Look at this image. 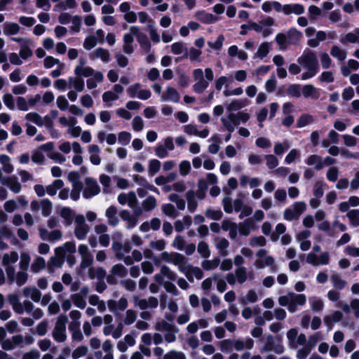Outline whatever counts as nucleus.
<instances>
[{
  "instance_id": "obj_8",
  "label": "nucleus",
  "mask_w": 359,
  "mask_h": 359,
  "mask_svg": "<svg viewBox=\"0 0 359 359\" xmlns=\"http://www.w3.org/2000/svg\"><path fill=\"white\" fill-rule=\"evenodd\" d=\"M6 275L11 283L15 282L18 286L25 285L29 277L27 270L19 269L18 271L15 273V267H8L6 269Z\"/></svg>"
},
{
  "instance_id": "obj_47",
  "label": "nucleus",
  "mask_w": 359,
  "mask_h": 359,
  "mask_svg": "<svg viewBox=\"0 0 359 359\" xmlns=\"http://www.w3.org/2000/svg\"><path fill=\"white\" fill-rule=\"evenodd\" d=\"M258 300V295L255 290H250L246 294L240 298L239 302L242 304H247L249 303H255Z\"/></svg>"
},
{
  "instance_id": "obj_55",
  "label": "nucleus",
  "mask_w": 359,
  "mask_h": 359,
  "mask_svg": "<svg viewBox=\"0 0 359 359\" xmlns=\"http://www.w3.org/2000/svg\"><path fill=\"white\" fill-rule=\"evenodd\" d=\"M330 280L333 287L338 290H342L346 285V281L342 279L341 276L337 273H333L330 278Z\"/></svg>"
},
{
  "instance_id": "obj_6",
  "label": "nucleus",
  "mask_w": 359,
  "mask_h": 359,
  "mask_svg": "<svg viewBox=\"0 0 359 359\" xmlns=\"http://www.w3.org/2000/svg\"><path fill=\"white\" fill-rule=\"evenodd\" d=\"M74 233L75 237L79 241H83L86 238L90 226L86 224V218L83 215H76L75 216V222Z\"/></svg>"
},
{
  "instance_id": "obj_27",
  "label": "nucleus",
  "mask_w": 359,
  "mask_h": 359,
  "mask_svg": "<svg viewBox=\"0 0 359 359\" xmlns=\"http://www.w3.org/2000/svg\"><path fill=\"white\" fill-rule=\"evenodd\" d=\"M177 267L180 272H182L188 264L186 257L180 253L172 252L171 263Z\"/></svg>"
},
{
  "instance_id": "obj_1",
  "label": "nucleus",
  "mask_w": 359,
  "mask_h": 359,
  "mask_svg": "<svg viewBox=\"0 0 359 359\" xmlns=\"http://www.w3.org/2000/svg\"><path fill=\"white\" fill-rule=\"evenodd\" d=\"M297 62L307 71L302 74V80L305 81L313 77L319 71L318 60L315 52L305 49L298 57Z\"/></svg>"
},
{
  "instance_id": "obj_36",
  "label": "nucleus",
  "mask_w": 359,
  "mask_h": 359,
  "mask_svg": "<svg viewBox=\"0 0 359 359\" xmlns=\"http://www.w3.org/2000/svg\"><path fill=\"white\" fill-rule=\"evenodd\" d=\"M285 15H301L305 12L304 7L299 4H285Z\"/></svg>"
},
{
  "instance_id": "obj_29",
  "label": "nucleus",
  "mask_w": 359,
  "mask_h": 359,
  "mask_svg": "<svg viewBox=\"0 0 359 359\" xmlns=\"http://www.w3.org/2000/svg\"><path fill=\"white\" fill-rule=\"evenodd\" d=\"M59 214L61 217L65 219V224L68 226L72 224L73 222H75V216L77 215L74 212V210L68 207L62 208Z\"/></svg>"
},
{
  "instance_id": "obj_41",
  "label": "nucleus",
  "mask_w": 359,
  "mask_h": 359,
  "mask_svg": "<svg viewBox=\"0 0 359 359\" xmlns=\"http://www.w3.org/2000/svg\"><path fill=\"white\" fill-rule=\"evenodd\" d=\"M104 76L102 72H96L91 78L87 79L86 86L88 89H93L97 86V84L102 82Z\"/></svg>"
},
{
  "instance_id": "obj_19",
  "label": "nucleus",
  "mask_w": 359,
  "mask_h": 359,
  "mask_svg": "<svg viewBox=\"0 0 359 359\" xmlns=\"http://www.w3.org/2000/svg\"><path fill=\"white\" fill-rule=\"evenodd\" d=\"M233 346L238 351L250 350L254 346V341L250 337L235 339L233 341Z\"/></svg>"
},
{
  "instance_id": "obj_10",
  "label": "nucleus",
  "mask_w": 359,
  "mask_h": 359,
  "mask_svg": "<svg viewBox=\"0 0 359 359\" xmlns=\"http://www.w3.org/2000/svg\"><path fill=\"white\" fill-rule=\"evenodd\" d=\"M100 192V187L97 181L91 177H86L84 180V189L83 191V197L88 199Z\"/></svg>"
},
{
  "instance_id": "obj_57",
  "label": "nucleus",
  "mask_w": 359,
  "mask_h": 359,
  "mask_svg": "<svg viewBox=\"0 0 359 359\" xmlns=\"http://www.w3.org/2000/svg\"><path fill=\"white\" fill-rule=\"evenodd\" d=\"M160 271L163 277L167 278L170 280H175L177 278V273L171 270V269L167 265H161Z\"/></svg>"
},
{
  "instance_id": "obj_40",
  "label": "nucleus",
  "mask_w": 359,
  "mask_h": 359,
  "mask_svg": "<svg viewBox=\"0 0 359 359\" xmlns=\"http://www.w3.org/2000/svg\"><path fill=\"white\" fill-rule=\"evenodd\" d=\"M63 186L64 182L62 180H55L50 184L46 187V194L50 196H53Z\"/></svg>"
},
{
  "instance_id": "obj_12",
  "label": "nucleus",
  "mask_w": 359,
  "mask_h": 359,
  "mask_svg": "<svg viewBox=\"0 0 359 359\" xmlns=\"http://www.w3.org/2000/svg\"><path fill=\"white\" fill-rule=\"evenodd\" d=\"M25 118L27 121L32 122L38 126H46L47 127H50L52 124V121L48 116L41 117L39 114L36 112H30L27 114Z\"/></svg>"
},
{
  "instance_id": "obj_14",
  "label": "nucleus",
  "mask_w": 359,
  "mask_h": 359,
  "mask_svg": "<svg viewBox=\"0 0 359 359\" xmlns=\"http://www.w3.org/2000/svg\"><path fill=\"white\" fill-rule=\"evenodd\" d=\"M117 201L121 205H128L130 208H134L137 204V199L134 191L121 193L117 197Z\"/></svg>"
},
{
  "instance_id": "obj_52",
  "label": "nucleus",
  "mask_w": 359,
  "mask_h": 359,
  "mask_svg": "<svg viewBox=\"0 0 359 359\" xmlns=\"http://www.w3.org/2000/svg\"><path fill=\"white\" fill-rule=\"evenodd\" d=\"M330 54L339 61H344L346 58V52L338 46H333L330 49Z\"/></svg>"
},
{
  "instance_id": "obj_64",
  "label": "nucleus",
  "mask_w": 359,
  "mask_h": 359,
  "mask_svg": "<svg viewBox=\"0 0 359 359\" xmlns=\"http://www.w3.org/2000/svg\"><path fill=\"white\" fill-rule=\"evenodd\" d=\"M144 122L140 116H135L132 120V128L135 132H140L144 129Z\"/></svg>"
},
{
  "instance_id": "obj_45",
  "label": "nucleus",
  "mask_w": 359,
  "mask_h": 359,
  "mask_svg": "<svg viewBox=\"0 0 359 359\" xmlns=\"http://www.w3.org/2000/svg\"><path fill=\"white\" fill-rule=\"evenodd\" d=\"M286 36L289 44L297 43L302 36V33L295 28L289 29Z\"/></svg>"
},
{
  "instance_id": "obj_60",
  "label": "nucleus",
  "mask_w": 359,
  "mask_h": 359,
  "mask_svg": "<svg viewBox=\"0 0 359 359\" xmlns=\"http://www.w3.org/2000/svg\"><path fill=\"white\" fill-rule=\"evenodd\" d=\"M161 209L163 212L168 217L175 218L178 216V212L175 206L171 203L163 204Z\"/></svg>"
},
{
  "instance_id": "obj_58",
  "label": "nucleus",
  "mask_w": 359,
  "mask_h": 359,
  "mask_svg": "<svg viewBox=\"0 0 359 359\" xmlns=\"http://www.w3.org/2000/svg\"><path fill=\"white\" fill-rule=\"evenodd\" d=\"M314 118L309 114H302L297 121V126L298 128H303L309 124L313 123Z\"/></svg>"
},
{
  "instance_id": "obj_33",
  "label": "nucleus",
  "mask_w": 359,
  "mask_h": 359,
  "mask_svg": "<svg viewBox=\"0 0 359 359\" xmlns=\"http://www.w3.org/2000/svg\"><path fill=\"white\" fill-rule=\"evenodd\" d=\"M185 198L188 203L189 212H194L198 207L195 191L194 190L188 191L185 194Z\"/></svg>"
},
{
  "instance_id": "obj_43",
  "label": "nucleus",
  "mask_w": 359,
  "mask_h": 359,
  "mask_svg": "<svg viewBox=\"0 0 359 359\" xmlns=\"http://www.w3.org/2000/svg\"><path fill=\"white\" fill-rule=\"evenodd\" d=\"M249 101L247 99L233 100L227 106L228 111H237L248 104Z\"/></svg>"
},
{
  "instance_id": "obj_35",
  "label": "nucleus",
  "mask_w": 359,
  "mask_h": 359,
  "mask_svg": "<svg viewBox=\"0 0 359 359\" xmlns=\"http://www.w3.org/2000/svg\"><path fill=\"white\" fill-rule=\"evenodd\" d=\"M309 305L311 311L314 313L321 312L325 306L324 302L318 297H311L309 299Z\"/></svg>"
},
{
  "instance_id": "obj_9",
  "label": "nucleus",
  "mask_w": 359,
  "mask_h": 359,
  "mask_svg": "<svg viewBox=\"0 0 359 359\" xmlns=\"http://www.w3.org/2000/svg\"><path fill=\"white\" fill-rule=\"evenodd\" d=\"M306 262L313 266L327 265L330 262V256L328 252H321L319 255L309 252L306 256Z\"/></svg>"
},
{
  "instance_id": "obj_59",
  "label": "nucleus",
  "mask_w": 359,
  "mask_h": 359,
  "mask_svg": "<svg viewBox=\"0 0 359 359\" xmlns=\"http://www.w3.org/2000/svg\"><path fill=\"white\" fill-rule=\"evenodd\" d=\"M161 162L157 159H152L149 163L148 174L149 176H154L160 170Z\"/></svg>"
},
{
  "instance_id": "obj_21",
  "label": "nucleus",
  "mask_w": 359,
  "mask_h": 359,
  "mask_svg": "<svg viewBox=\"0 0 359 359\" xmlns=\"http://www.w3.org/2000/svg\"><path fill=\"white\" fill-rule=\"evenodd\" d=\"M92 60L100 59L103 62L107 63L111 60V55L109 50L103 48H97L90 54Z\"/></svg>"
},
{
  "instance_id": "obj_51",
  "label": "nucleus",
  "mask_w": 359,
  "mask_h": 359,
  "mask_svg": "<svg viewBox=\"0 0 359 359\" xmlns=\"http://www.w3.org/2000/svg\"><path fill=\"white\" fill-rule=\"evenodd\" d=\"M156 199L152 196H147L142 203V209L144 211H151L156 208Z\"/></svg>"
},
{
  "instance_id": "obj_23",
  "label": "nucleus",
  "mask_w": 359,
  "mask_h": 359,
  "mask_svg": "<svg viewBox=\"0 0 359 359\" xmlns=\"http://www.w3.org/2000/svg\"><path fill=\"white\" fill-rule=\"evenodd\" d=\"M254 229L255 227L252 219H247L238 224V233L243 236H249Z\"/></svg>"
},
{
  "instance_id": "obj_18",
  "label": "nucleus",
  "mask_w": 359,
  "mask_h": 359,
  "mask_svg": "<svg viewBox=\"0 0 359 359\" xmlns=\"http://www.w3.org/2000/svg\"><path fill=\"white\" fill-rule=\"evenodd\" d=\"M256 257L258 258H262V261H264L265 266H271L272 271L277 270V266L274 264L275 259L272 256L268 255L266 250L264 248L259 249L256 252Z\"/></svg>"
},
{
  "instance_id": "obj_37",
  "label": "nucleus",
  "mask_w": 359,
  "mask_h": 359,
  "mask_svg": "<svg viewBox=\"0 0 359 359\" xmlns=\"http://www.w3.org/2000/svg\"><path fill=\"white\" fill-rule=\"evenodd\" d=\"M306 163L308 165H313L314 168L317 170H320L323 168V158L321 156L316 155V154H312L310 155L306 160Z\"/></svg>"
},
{
  "instance_id": "obj_26",
  "label": "nucleus",
  "mask_w": 359,
  "mask_h": 359,
  "mask_svg": "<svg viewBox=\"0 0 359 359\" xmlns=\"http://www.w3.org/2000/svg\"><path fill=\"white\" fill-rule=\"evenodd\" d=\"M22 292L25 297L30 298L34 302H39L41 298V292L35 287H25Z\"/></svg>"
},
{
  "instance_id": "obj_28",
  "label": "nucleus",
  "mask_w": 359,
  "mask_h": 359,
  "mask_svg": "<svg viewBox=\"0 0 359 359\" xmlns=\"http://www.w3.org/2000/svg\"><path fill=\"white\" fill-rule=\"evenodd\" d=\"M343 314L339 311H336L331 315L325 316L323 318L325 324L328 327L329 330H332L334 323H338L341 320Z\"/></svg>"
},
{
  "instance_id": "obj_13",
  "label": "nucleus",
  "mask_w": 359,
  "mask_h": 359,
  "mask_svg": "<svg viewBox=\"0 0 359 359\" xmlns=\"http://www.w3.org/2000/svg\"><path fill=\"white\" fill-rule=\"evenodd\" d=\"M181 273H183L190 282H194V278L200 280L203 276V273L200 268L193 266L189 264L185 266V269H184Z\"/></svg>"
},
{
  "instance_id": "obj_48",
  "label": "nucleus",
  "mask_w": 359,
  "mask_h": 359,
  "mask_svg": "<svg viewBox=\"0 0 359 359\" xmlns=\"http://www.w3.org/2000/svg\"><path fill=\"white\" fill-rule=\"evenodd\" d=\"M270 49H271V44L269 42L262 43L259 46L257 52L255 53V54L254 55V57L262 60L264 57H265L268 55Z\"/></svg>"
},
{
  "instance_id": "obj_63",
  "label": "nucleus",
  "mask_w": 359,
  "mask_h": 359,
  "mask_svg": "<svg viewBox=\"0 0 359 359\" xmlns=\"http://www.w3.org/2000/svg\"><path fill=\"white\" fill-rule=\"evenodd\" d=\"M163 359H187V357L182 351L171 350L163 355Z\"/></svg>"
},
{
  "instance_id": "obj_53",
  "label": "nucleus",
  "mask_w": 359,
  "mask_h": 359,
  "mask_svg": "<svg viewBox=\"0 0 359 359\" xmlns=\"http://www.w3.org/2000/svg\"><path fill=\"white\" fill-rule=\"evenodd\" d=\"M41 210L43 216H49L53 210L52 202L48 198L42 199L41 201Z\"/></svg>"
},
{
  "instance_id": "obj_38",
  "label": "nucleus",
  "mask_w": 359,
  "mask_h": 359,
  "mask_svg": "<svg viewBox=\"0 0 359 359\" xmlns=\"http://www.w3.org/2000/svg\"><path fill=\"white\" fill-rule=\"evenodd\" d=\"M68 84L69 88H73L76 92H82L84 89L85 84L84 81L82 78H79L76 76V77H69L68 79Z\"/></svg>"
},
{
  "instance_id": "obj_42",
  "label": "nucleus",
  "mask_w": 359,
  "mask_h": 359,
  "mask_svg": "<svg viewBox=\"0 0 359 359\" xmlns=\"http://www.w3.org/2000/svg\"><path fill=\"white\" fill-rule=\"evenodd\" d=\"M4 34L5 35L17 34L20 31V27L15 22H6L3 25Z\"/></svg>"
},
{
  "instance_id": "obj_31",
  "label": "nucleus",
  "mask_w": 359,
  "mask_h": 359,
  "mask_svg": "<svg viewBox=\"0 0 359 359\" xmlns=\"http://www.w3.org/2000/svg\"><path fill=\"white\" fill-rule=\"evenodd\" d=\"M18 254L15 251L4 254L2 257V264L5 270L6 271L8 267H14L13 264L18 261Z\"/></svg>"
},
{
  "instance_id": "obj_32",
  "label": "nucleus",
  "mask_w": 359,
  "mask_h": 359,
  "mask_svg": "<svg viewBox=\"0 0 359 359\" xmlns=\"http://www.w3.org/2000/svg\"><path fill=\"white\" fill-rule=\"evenodd\" d=\"M192 224V218L189 215L184 216L182 219L177 220L174 224L175 230L177 232H182L184 229H188Z\"/></svg>"
},
{
  "instance_id": "obj_30",
  "label": "nucleus",
  "mask_w": 359,
  "mask_h": 359,
  "mask_svg": "<svg viewBox=\"0 0 359 359\" xmlns=\"http://www.w3.org/2000/svg\"><path fill=\"white\" fill-rule=\"evenodd\" d=\"M117 212V208L114 205L109 207L105 211V216L107 218L108 223L112 226H116L119 223Z\"/></svg>"
},
{
  "instance_id": "obj_25",
  "label": "nucleus",
  "mask_w": 359,
  "mask_h": 359,
  "mask_svg": "<svg viewBox=\"0 0 359 359\" xmlns=\"http://www.w3.org/2000/svg\"><path fill=\"white\" fill-rule=\"evenodd\" d=\"M234 274L240 284L244 283L248 279H253L254 275L252 272L248 273L246 267L236 268Z\"/></svg>"
},
{
  "instance_id": "obj_22",
  "label": "nucleus",
  "mask_w": 359,
  "mask_h": 359,
  "mask_svg": "<svg viewBox=\"0 0 359 359\" xmlns=\"http://www.w3.org/2000/svg\"><path fill=\"white\" fill-rule=\"evenodd\" d=\"M194 17L204 24H212L219 20V18L205 11H199L195 13Z\"/></svg>"
},
{
  "instance_id": "obj_15",
  "label": "nucleus",
  "mask_w": 359,
  "mask_h": 359,
  "mask_svg": "<svg viewBox=\"0 0 359 359\" xmlns=\"http://www.w3.org/2000/svg\"><path fill=\"white\" fill-rule=\"evenodd\" d=\"M183 130L189 135H195L201 138H206L210 133L208 128H205L201 131L198 130L197 126L194 124H188L183 126Z\"/></svg>"
},
{
  "instance_id": "obj_54",
  "label": "nucleus",
  "mask_w": 359,
  "mask_h": 359,
  "mask_svg": "<svg viewBox=\"0 0 359 359\" xmlns=\"http://www.w3.org/2000/svg\"><path fill=\"white\" fill-rule=\"evenodd\" d=\"M220 264V260L219 258H214L212 259H205L202 262L201 266L202 267L207 271L214 270L217 269Z\"/></svg>"
},
{
  "instance_id": "obj_24",
  "label": "nucleus",
  "mask_w": 359,
  "mask_h": 359,
  "mask_svg": "<svg viewBox=\"0 0 359 359\" xmlns=\"http://www.w3.org/2000/svg\"><path fill=\"white\" fill-rule=\"evenodd\" d=\"M2 184L7 186L15 194L21 191V185L15 176L5 177L2 180Z\"/></svg>"
},
{
  "instance_id": "obj_39",
  "label": "nucleus",
  "mask_w": 359,
  "mask_h": 359,
  "mask_svg": "<svg viewBox=\"0 0 359 359\" xmlns=\"http://www.w3.org/2000/svg\"><path fill=\"white\" fill-rule=\"evenodd\" d=\"M340 41L343 44L347 43H359V28H355L353 32L347 33L340 39Z\"/></svg>"
},
{
  "instance_id": "obj_2",
  "label": "nucleus",
  "mask_w": 359,
  "mask_h": 359,
  "mask_svg": "<svg viewBox=\"0 0 359 359\" xmlns=\"http://www.w3.org/2000/svg\"><path fill=\"white\" fill-rule=\"evenodd\" d=\"M193 78L196 83L193 86V90L197 93H202L208 86L209 81L214 79V73L211 68L196 69L193 71Z\"/></svg>"
},
{
  "instance_id": "obj_7",
  "label": "nucleus",
  "mask_w": 359,
  "mask_h": 359,
  "mask_svg": "<svg viewBox=\"0 0 359 359\" xmlns=\"http://www.w3.org/2000/svg\"><path fill=\"white\" fill-rule=\"evenodd\" d=\"M140 32V28L137 26H131L129 29V32L125 33L123 36V51L128 54L131 55L134 51V36H136L137 39Z\"/></svg>"
},
{
  "instance_id": "obj_34",
  "label": "nucleus",
  "mask_w": 359,
  "mask_h": 359,
  "mask_svg": "<svg viewBox=\"0 0 359 359\" xmlns=\"http://www.w3.org/2000/svg\"><path fill=\"white\" fill-rule=\"evenodd\" d=\"M216 248L219 250V255L222 256H227L229 254L228 248L229 246V242L225 238H218L216 240L215 244Z\"/></svg>"
},
{
  "instance_id": "obj_46",
  "label": "nucleus",
  "mask_w": 359,
  "mask_h": 359,
  "mask_svg": "<svg viewBox=\"0 0 359 359\" xmlns=\"http://www.w3.org/2000/svg\"><path fill=\"white\" fill-rule=\"evenodd\" d=\"M302 91L304 97L306 98H318L319 96L318 90L311 84H307L304 86L302 89Z\"/></svg>"
},
{
  "instance_id": "obj_16",
  "label": "nucleus",
  "mask_w": 359,
  "mask_h": 359,
  "mask_svg": "<svg viewBox=\"0 0 359 359\" xmlns=\"http://www.w3.org/2000/svg\"><path fill=\"white\" fill-rule=\"evenodd\" d=\"M180 99V95L178 91L171 86H168L161 95V100L162 102H178Z\"/></svg>"
},
{
  "instance_id": "obj_11",
  "label": "nucleus",
  "mask_w": 359,
  "mask_h": 359,
  "mask_svg": "<svg viewBox=\"0 0 359 359\" xmlns=\"http://www.w3.org/2000/svg\"><path fill=\"white\" fill-rule=\"evenodd\" d=\"M74 72L76 76L82 78L92 76L96 72L92 67L86 66L85 60H79Z\"/></svg>"
},
{
  "instance_id": "obj_4",
  "label": "nucleus",
  "mask_w": 359,
  "mask_h": 359,
  "mask_svg": "<svg viewBox=\"0 0 359 359\" xmlns=\"http://www.w3.org/2000/svg\"><path fill=\"white\" fill-rule=\"evenodd\" d=\"M250 118V115L243 111L238 113H229L226 116L222 117L221 122L228 132L233 133L235 128L241 123H246Z\"/></svg>"
},
{
  "instance_id": "obj_56",
  "label": "nucleus",
  "mask_w": 359,
  "mask_h": 359,
  "mask_svg": "<svg viewBox=\"0 0 359 359\" xmlns=\"http://www.w3.org/2000/svg\"><path fill=\"white\" fill-rule=\"evenodd\" d=\"M346 217L348 218L351 225L354 227L359 226V210L353 209L347 212Z\"/></svg>"
},
{
  "instance_id": "obj_20",
  "label": "nucleus",
  "mask_w": 359,
  "mask_h": 359,
  "mask_svg": "<svg viewBox=\"0 0 359 359\" xmlns=\"http://www.w3.org/2000/svg\"><path fill=\"white\" fill-rule=\"evenodd\" d=\"M222 229L224 231H229V237L234 240L238 236V224L229 219H224L222 222Z\"/></svg>"
},
{
  "instance_id": "obj_50",
  "label": "nucleus",
  "mask_w": 359,
  "mask_h": 359,
  "mask_svg": "<svg viewBox=\"0 0 359 359\" xmlns=\"http://www.w3.org/2000/svg\"><path fill=\"white\" fill-rule=\"evenodd\" d=\"M46 267V261L41 257H36L31 264V271L37 273Z\"/></svg>"
},
{
  "instance_id": "obj_62",
  "label": "nucleus",
  "mask_w": 359,
  "mask_h": 359,
  "mask_svg": "<svg viewBox=\"0 0 359 359\" xmlns=\"http://www.w3.org/2000/svg\"><path fill=\"white\" fill-rule=\"evenodd\" d=\"M205 216L212 220H220L222 218L223 213L221 210L207 209L205 212Z\"/></svg>"
},
{
  "instance_id": "obj_44",
  "label": "nucleus",
  "mask_w": 359,
  "mask_h": 359,
  "mask_svg": "<svg viewBox=\"0 0 359 359\" xmlns=\"http://www.w3.org/2000/svg\"><path fill=\"white\" fill-rule=\"evenodd\" d=\"M137 41L140 43L141 49L143 50L145 53H150L151 50V42L144 33L141 32H140Z\"/></svg>"
},
{
  "instance_id": "obj_5",
  "label": "nucleus",
  "mask_w": 359,
  "mask_h": 359,
  "mask_svg": "<svg viewBox=\"0 0 359 359\" xmlns=\"http://www.w3.org/2000/svg\"><path fill=\"white\" fill-rule=\"evenodd\" d=\"M67 320L68 318L65 315H60L57 318L52 332V336L54 340L58 343H62L67 340L66 323Z\"/></svg>"
},
{
  "instance_id": "obj_17",
  "label": "nucleus",
  "mask_w": 359,
  "mask_h": 359,
  "mask_svg": "<svg viewBox=\"0 0 359 359\" xmlns=\"http://www.w3.org/2000/svg\"><path fill=\"white\" fill-rule=\"evenodd\" d=\"M121 219L126 222V229H132L137 224L138 219L136 217L133 215L128 210H123L119 213Z\"/></svg>"
},
{
  "instance_id": "obj_61",
  "label": "nucleus",
  "mask_w": 359,
  "mask_h": 359,
  "mask_svg": "<svg viewBox=\"0 0 359 359\" xmlns=\"http://www.w3.org/2000/svg\"><path fill=\"white\" fill-rule=\"evenodd\" d=\"M266 243V240L263 236L251 237L249 239V245L252 248L264 247Z\"/></svg>"
},
{
  "instance_id": "obj_49",
  "label": "nucleus",
  "mask_w": 359,
  "mask_h": 359,
  "mask_svg": "<svg viewBox=\"0 0 359 359\" xmlns=\"http://www.w3.org/2000/svg\"><path fill=\"white\" fill-rule=\"evenodd\" d=\"M30 41H23L20 44L19 55L22 60H26L32 56V51L29 48Z\"/></svg>"
},
{
  "instance_id": "obj_3",
  "label": "nucleus",
  "mask_w": 359,
  "mask_h": 359,
  "mask_svg": "<svg viewBox=\"0 0 359 359\" xmlns=\"http://www.w3.org/2000/svg\"><path fill=\"white\" fill-rule=\"evenodd\" d=\"M306 302L304 294H296L290 292L285 295L279 297L278 303L282 306H286L290 313L298 310L297 306H304Z\"/></svg>"
}]
</instances>
